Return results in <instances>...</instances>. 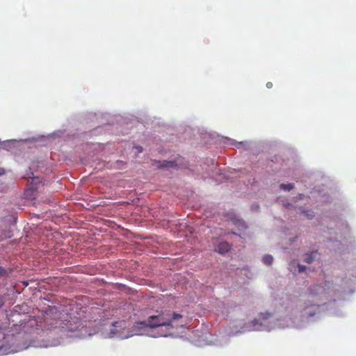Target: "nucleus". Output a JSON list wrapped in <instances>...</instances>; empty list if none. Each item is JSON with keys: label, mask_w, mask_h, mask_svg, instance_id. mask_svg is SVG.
Here are the masks:
<instances>
[{"label": "nucleus", "mask_w": 356, "mask_h": 356, "mask_svg": "<svg viewBox=\"0 0 356 356\" xmlns=\"http://www.w3.org/2000/svg\"><path fill=\"white\" fill-rule=\"evenodd\" d=\"M171 319L168 318V315L161 314L158 315L150 316L147 320L143 321L138 324L142 325V327L155 328L160 326H169L171 325Z\"/></svg>", "instance_id": "1"}, {"label": "nucleus", "mask_w": 356, "mask_h": 356, "mask_svg": "<svg viewBox=\"0 0 356 356\" xmlns=\"http://www.w3.org/2000/svg\"><path fill=\"white\" fill-rule=\"evenodd\" d=\"M230 250V245L226 241L220 242L217 246V252L220 254H224Z\"/></svg>", "instance_id": "2"}, {"label": "nucleus", "mask_w": 356, "mask_h": 356, "mask_svg": "<svg viewBox=\"0 0 356 356\" xmlns=\"http://www.w3.org/2000/svg\"><path fill=\"white\" fill-rule=\"evenodd\" d=\"M315 254H316V252L315 251H312L310 253L305 254V262L307 264H311L312 262H313L314 256H315Z\"/></svg>", "instance_id": "3"}, {"label": "nucleus", "mask_w": 356, "mask_h": 356, "mask_svg": "<svg viewBox=\"0 0 356 356\" xmlns=\"http://www.w3.org/2000/svg\"><path fill=\"white\" fill-rule=\"evenodd\" d=\"M263 264L270 266L273 263V257L270 254H266L263 256Z\"/></svg>", "instance_id": "4"}, {"label": "nucleus", "mask_w": 356, "mask_h": 356, "mask_svg": "<svg viewBox=\"0 0 356 356\" xmlns=\"http://www.w3.org/2000/svg\"><path fill=\"white\" fill-rule=\"evenodd\" d=\"M280 188L284 190V191H289L293 188V184H281V185H280Z\"/></svg>", "instance_id": "5"}, {"label": "nucleus", "mask_w": 356, "mask_h": 356, "mask_svg": "<svg viewBox=\"0 0 356 356\" xmlns=\"http://www.w3.org/2000/svg\"><path fill=\"white\" fill-rule=\"evenodd\" d=\"M235 225L238 228V229H245V225L244 224L243 220H236Z\"/></svg>", "instance_id": "6"}, {"label": "nucleus", "mask_w": 356, "mask_h": 356, "mask_svg": "<svg viewBox=\"0 0 356 356\" xmlns=\"http://www.w3.org/2000/svg\"><path fill=\"white\" fill-rule=\"evenodd\" d=\"M169 318H170V320H172V321H174L177 319L181 318V315L177 314V313H173V314H172V316H169Z\"/></svg>", "instance_id": "7"}, {"label": "nucleus", "mask_w": 356, "mask_h": 356, "mask_svg": "<svg viewBox=\"0 0 356 356\" xmlns=\"http://www.w3.org/2000/svg\"><path fill=\"white\" fill-rule=\"evenodd\" d=\"M298 270H299V273H302L305 270V266L304 265H298Z\"/></svg>", "instance_id": "8"}, {"label": "nucleus", "mask_w": 356, "mask_h": 356, "mask_svg": "<svg viewBox=\"0 0 356 356\" xmlns=\"http://www.w3.org/2000/svg\"><path fill=\"white\" fill-rule=\"evenodd\" d=\"M5 276V270L3 268L0 266V277Z\"/></svg>", "instance_id": "9"}, {"label": "nucleus", "mask_w": 356, "mask_h": 356, "mask_svg": "<svg viewBox=\"0 0 356 356\" xmlns=\"http://www.w3.org/2000/svg\"><path fill=\"white\" fill-rule=\"evenodd\" d=\"M272 86L273 83H271V82H267V83H266V87H267V88H271Z\"/></svg>", "instance_id": "10"}, {"label": "nucleus", "mask_w": 356, "mask_h": 356, "mask_svg": "<svg viewBox=\"0 0 356 356\" xmlns=\"http://www.w3.org/2000/svg\"><path fill=\"white\" fill-rule=\"evenodd\" d=\"M305 216H307V218L311 219L312 218H313V215L312 214H310V213H305Z\"/></svg>", "instance_id": "11"}, {"label": "nucleus", "mask_w": 356, "mask_h": 356, "mask_svg": "<svg viewBox=\"0 0 356 356\" xmlns=\"http://www.w3.org/2000/svg\"><path fill=\"white\" fill-rule=\"evenodd\" d=\"M4 175V169L0 168V175Z\"/></svg>", "instance_id": "12"}, {"label": "nucleus", "mask_w": 356, "mask_h": 356, "mask_svg": "<svg viewBox=\"0 0 356 356\" xmlns=\"http://www.w3.org/2000/svg\"><path fill=\"white\" fill-rule=\"evenodd\" d=\"M3 305H4V302H3V300H0V308H1Z\"/></svg>", "instance_id": "13"}, {"label": "nucleus", "mask_w": 356, "mask_h": 356, "mask_svg": "<svg viewBox=\"0 0 356 356\" xmlns=\"http://www.w3.org/2000/svg\"><path fill=\"white\" fill-rule=\"evenodd\" d=\"M136 148H137V149H138V152H141V147L140 146H137V147H136Z\"/></svg>", "instance_id": "14"}, {"label": "nucleus", "mask_w": 356, "mask_h": 356, "mask_svg": "<svg viewBox=\"0 0 356 356\" xmlns=\"http://www.w3.org/2000/svg\"><path fill=\"white\" fill-rule=\"evenodd\" d=\"M289 207V204H286V207Z\"/></svg>", "instance_id": "15"}]
</instances>
